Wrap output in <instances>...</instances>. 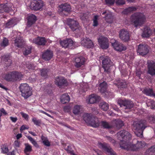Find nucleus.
Masks as SVG:
<instances>
[{
    "instance_id": "nucleus-34",
    "label": "nucleus",
    "mask_w": 155,
    "mask_h": 155,
    "mask_svg": "<svg viewBox=\"0 0 155 155\" xmlns=\"http://www.w3.org/2000/svg\"><path fill=\"white\" fill-rule=\"evenodd\" d=\"M107 88V84L104 81L100 84L98 89L101 92L104 93L106 91Z\"/></svg>"
},
{
    "instance_id": "nucleus-49",
    "label": "nucleus",
    "mask_w": 155,
    "mask_h": 155,
    "mask_svg": "<svg viewBox=\"0 0 155 155\" xmlns=\"http://www.w3.org/2000/svg\"><path fill=\"white\" fill-rule=\"evenodd\" d=\"M2 152L3 153H6L8 152V149L6 146H3L2 147Z\"/></svg>"
},
{
    "instance_id": "nucleus-33",
    "label": "nucleus",
    "mask_w": 155,
    "mask_h": 155,
    "mask_svg": "<svg viewBox=\"0 0 155 155\" xmlns=\"http://www.w3.org/2000/svg\"><path fill=\"white\" fill-rule=\"evenodd\" d=\"M16 24V21L15 19L13 18L9 20L5 24V27L10 28L13 27Z\"/></svg>"
},
{
    "instance_id": "nucleus-64",
    "label": "nucleus",
    "mask_w": 155,
    "mask_h": 155,
    "mask_svg": "<svg viewBox=\"0 0 155 155\" xmlns=\"http://www.w3.org/2000/svg\"><path fill=\"white\" fill-rule=\"evenodd\" d=\"M16 137L17 139H19L22 137V135L21 134H18L17 135Z\"/></svg>"
},
{
    "instance_id": "nucleus-28",
    "label": "nucleus",
    "mask_w": 155,
    "mask_h": 155,
    "mask_svg": "<svg viewBox=\"0 0 155 155\" xmlns=\"http://www.w3.org/2000/svg\"><path fill=\"white\" fill-rule=\"evenodd\" d=\"M59 10L61 12L64 11L68 12L71 9L70 5L67 3L61 4L59 6Z\"/></svg>"
},
{
    "instance_id": "nucleus-48",
    "label": "nucleus",
    "mask_w": 155,
    "mask_h": 155,
    "mask_svg": "<svg viewBox=\"0 0 155 155\" xmlns=\"http://www.w3.org/2000/svg\"><path fill=\"white\" fill-rule=\"evenodd\" d=\"M20 113L22 115V117L26 120L28 121V120L29 116L28 114L22 112H21Z\"/></svg>"
},
{
    "instance_id": "nucleus-24",
    "label": "nucleus",
    "mask_w": 155,
    "mask_h": 155,
    "mask_svg": "<svg viewBox=\"0 0 155 155\" xmlns=\"http://www.w3.org/2000/svg\"><path fill=\"white\" fill-rule=\"evenodd\" d=\"M111 124L114 126L113 128L120 129L124 125L123 122L119 120H114L111 121Z\"/></svg>"
},
{
    "instance_id": "nucleus-12",
    "label": "nucleus",
    "mask_w": 155,
    "mask_h": 155,
    "mask_svg": "<svg viewBox=\"0 0 155 155\" xmlns=\"http://www.w3.org/2000/svg\"><path fill=\"white\" fill-rule=\"evenodd\" d=\"M97 39L102 49H107L108 48V40L107 38L101 36Z\"/></svg>"
},
{
    "instance_id": "nucleus-22",
    "label": "nucleus",
    "mask_w": 155,
    "mask_h": 155,
    "mask_svg": "<svg viewBox=\"0 0 155 155\" xmlns=\"http://www.w3.org/2000/svg\"><path fill=\"white\" fill-rule=\"evenodd\" d=\"M23 74L21 72L17 71L12 72V81L20 80L23 78Z\"/></svg>"
},
{
    "instance_id": "nucleus-29",
    "label": "nucleus",
    "mask_w": 155,
    "mask_h": 155,
    "mask_svg": "<svg viewBox=\"0 0 155 155\" xmlns=\"http://www.w3.org/2000/svg\"><path fill=\"white\" fill-rule=\"evenodd\" d=\"M82 110V107L78 105H74L72 109L73 113L76 115L79 114Z\"/></svg>"
},
{
    "instance_id": "nucleus-36",
    "label": "nucleus",
    "mask_w": 155,
    "mask_h": 155,
    "mask_svg": "<svg viewBox=\"0 0 155 155\" xmlns=\"http://www.w3.org/2000/svg\"><path fill=\"white\" fill-rule=\"evenodd\" d=\"M8 45V41L7 38H4L0 44V51L5 48Z\"/></svg>"
},
{
    "instance_id": "nucleus-46",
    "label": "nucleus",
    "mask_w": 155,
    "mask_h": 155,
    "mask_svg": "<svg viewBox=\"0 0 155 155\" xmlns=\"http://www.w3.org/2000/svg\"><path fill=\"white\" fill-rule=\"evenodd\" d=\"M98 17L97 15H95L94 16V19H93V25L94 27L97 26L98 24V21L97 19Z\"/></svg>"
},
{
    "instance_id": "nucleus-30",
    "label": "nucleus",
    "mask_w": 155,
    "mask_h": 155,
    "mask_svg": "<svg viewBox=\"0 0 155 155\" xmlns=\"http://www.w3.org/2000/svg\"><path fill=\"white\" fill-rule=\"evenodd\" d=\"M97 101V97L94 94L89 96L86 99V101L90 104L95 103Z\"/></svg>"
},
{
    "instance_id": "nucleus-38",
    "label": "nucleus",
    "mask_w": 155,
    "mask_h": 155,
    "mask_svg": "<svg viewBox=\"0 0 155 155\" xmlns=\"http://www.w3.org/2000/svg\"><path fill=\"white\" fill-rule=\"evenodd\" d=\"M99 107L100 108L104 111H107L109 109V105L106 102H101L100 103Z\"/></svg>"
},
{
    "instance_id": "nucleus-20",
    "label": "nucleus",
    "mask_w": 155,
    "mask_h": 155,
    "mask_svg": "<svg viewBox=\"0 0 155 155\" xmlns=\"http://www.w3.org/2000/svg\"><path fill=\"white\" fill-rule=\"evenodd\" d=\"M85 59L82 56L77 57L75 59V66L77 68H79L84 64Z\"/></svg>"
},
{
    "instance_id": "nucleus-6",
    "label": "nucleus",
    "mask_w": 155,
    "mask_h": 155,
    "mask_svg": "<svg viewBox=\"0 0 155 155\" xmlns=\"http://www.w3.org/2000/svg\"><path fill=\"white\" fill-rule=\"evenodd\" d=\"M13 33L16 37L15 40V45L18 48H22L24 45L25 42L22 38L20 36L21 33L16 31H13Z\"/></svg>"
},
{
    "instance_id": "nucleus-3",
    "label": "nucleus",
    "mask_w": 155,
    "mask_h": 155,
    "mask_svg": "<svg viewBox=\"0 0 155 155\" xmlns=\"http://www.w3.org/2000/svg\"><path fill=\"white\" fill-rule=\"evenodd\" d=\"M146 17L144 15L141 13L137 12L133 14L131 17L130 19L135 27L140 26L145 22Z\"/></svg>"
},
{
    "instance_id": "nucleus-57",
    "label": "nucleus",
    "mask_w": 155,
    "mask_h": 155,
    "mask_svg": "<svg viewBox=\"0 0 155 155\" xmlns=\"http://www.w3.org/2000/svg\"><path fill=\"white\" fill-rule=\"evenodd\" d=\"M14 145L15 147H19L20 146V142L18 140H15L14 142Z\"/></svg>"
},
{
    "instance_id": "nucleus-4",
    "label": "nucleus",
    "mask_w": 155,
    "mask_h": 155,
    "mask_svg": "<svg viewBox=\"0 0 155 155\" xmlns=\"http://www.w3.org/2000/svg\"><path fill=\"white\" fill-rule=\"evenodd\" d=\"M83 119L87 124L92 127H96L99 126V124L97 118L91 114L84 113L83 115Z\"/></svg>"
},
{
    "instance_id": "nucleus-10",
    "label": "nucleus",
    "mask_w": 155,
    "mask_h": 155,
    "mask_svg": "<svg viewBox=\"0 0 155 155\" xmlns=\"http://www.w3.org/2000/svg\"><path fill=\"white\" fill-rule=\"evenodd\" d=\"M118 104L123 109H130L133 107V103L126 100H120L118 102Z\"/></svg>"
},
{
    "instance_id": "nucleus-5",
    "label": "nucleus",
    "mask_w": 155,
    "mask_h": 155,
    "mask_svg": "<svg viewBox=\"0 0 155 155\" xmlns=\"http://www.w3.org/2000/svg\"><path fill=\"white\" fill-rule=\"evenodd\" d=\"M19 89L21 93L22 96L25 98H27L32 94L30 87L26 83L21 84Z\"/></svg>"
},
{
    "instance_id": "nucleus-18",
    "label": "nucleus",
    "mask_w": 155,
    "mask_h": 155,
    "mask_svg": "<svg viewBox=\"0 0 155 155\" xmlns=\"http://www.w3.org/2000/svg\"><path fill=\"white\" fill-rule=\"evenodd\" d=\"M81 45L87 48H90L93 47V44L89 38H84L81 40Z\"/></svg>"
},
{
    "instance_id": "nucleus-25",
    "label": "nucleus",
    "mask_w": 155,
    "mask_h": 155,
    "mask_svg": "<svg viewBox=\"0 0 155 155\" xmlns=\"http://www.w3.org/2000/svg\"><path fill=\"white\" fill-rule=\"evenodd\" d=\"M55 84L58 86H61L67 83L66 80L62 77H57L55 81Z\"/></svg>"
},
{
    "instance_id": "nucleus-2",
    "label": "nucleus",
    "mask_w": 155,
    "mask_h": 155,
    "mask_svg": "<svg viewBox=\"0 0 155 155\" xmlns=\"http://www.w3.org/2000/svg\"><path fill=\"white\" fill-rule=\"evenodd\" d=\"M146 121L145 120L135 121L132 125V129L135 134L140 137H143V131L146 127Z\"/></svg>"
},
{
    "instance_id": "nucleus-26",
    "label": "nucleus",
    "mask_w": 155,
    "mask_h": 155,
    "mask_svg": "<svg viewBox=\"0 0 155 155\" xmlns=\"http://www.w3.org/2000/svg\"><path fill=\"white\" fill-rule=\"evenodd\" d=\"M36 20V16L33 14L28 15V18L27 26L29 27L33 25Z\"/></svg>"
},
{
    "instance_id": "nucleus-17",
    "label": "nucleus",
    "mask_w": 155,
    "mask_h": 155,
    "mask_svg": "<svg viewBox=\"0 0 155 155\" xmlns=\"http://www.w3.org/2000/svg\"><path fill=\"white\" fill-rule=\"evenodd\" d=\"M68 24L73 31H75L79 27V23L76 20L69 19L68 20Z\"/></svg>"
},
{
    "instance_id": "nucleus-55",
    "label": "nucleus",
    "mask_w": 155,
    "mask_h": 155,
    "mask_svg": "<svg viewBox=\"0 0 155 155\" xmlns=\"http://www.w3.org/2000/svg\"><path fill=\"white\" fill-rule=\"evenodd\" d=\"M148 151L153 153H155V145L149 149Z\"/></svg>"
},
{
    "instance_id": "nucleus-62",
    "label": "nucleus",
    "mask_w": 155,
    "mask_h": 155,
    "mask_svg": "<svg viewBox=\"0 0 155 155\" xmlns=\"http://www.w3.org/2000/svg\"><path fill=\"white\" fill-rule=\"evenodd\" d=\"M0 111L1 113H3L4 115H5L7 114L6 111L3 108H1L0 110Z\"/></svg>"
},
{
    "instance_id": "nucleus-59",
    "label": "nucleus",
    "mask_w": 155,
    "mask_h": 155,
    "mask_svg": "<svg viewBox=\"0 0 155 155\" xmlns=\"http://www.w3.org/2000/svg\"><path fill=\"white\" fill-rule=\"evenodd\" d=\"M65 150H67L69 153H71V154L73 153L72 151L71 150V147L69 146H67V147L66 148Z\"/></svg>"
},
{
    "instance_id": "nucleus-40",
    "label": "nucleus",
    "mask_w": 155,
    "mask_h": 155,
    "mask_svg": "<svg viewBox=\"0 0 155 155\" xmlns=\"http://www.w3.org/2000/svg\"><path fill=\"white\" fill-rule=\"evenodd\" d=\"M3 77L4 79L7 81H12V72L4 74Z\"/></svg>"
},
{
    "instance_id": "nucleus-63",
    "label": "nucleus",
    "mask_w": 155,
    "mask_h": 155,
    "mask_svg": "<svg viewBox=\"0 0 155 155\" xmlns=\"http://www.w3.org/2000/svg\"><path fill=\"white\" fill-rule=\"evenodd\" d=\"M31 143L36 147L38 148L39 147L37 143V142L35 140L34 141Z\"/></svg>"
},
{
    "instance_id": "nucleus-13",
    "label": "nucleus",
    "mask_w": 155,
    "mask_h": 155,
    "mask_svg": "<svg viewBox=\"0 0 155 155\" xmlns=\"http://www.w3.org/2000/svg\"><path fill=\"white\" fill-rule=\"evenodd\" d=\"M98 146L100 148L106 151L109 155H116L115 153L107 144L99 143H98Z\"/></svg>"
},
{
    "instance_id": "nucleus-60",
    "label": "nucleus",
    "mask_w": 155,
    "mask_h": 155,
    "mask_svg": "<svg viewBox=\"0 0 155 155\" xmlns=\"http://www.w3.org/2000/svg\"><path fill=\"white\" fill-rule=\"evenodd\" d=\"M107 140L110 142H112L113 143H114L115 142V140L113 139L111 137H107Z\"/></svg>"
},
{
    "instance_id": "nucleus-31",
    "label": "nucleus",
    "mask_w": 155,
    "mask_h": 155,
    "mask_svg": "<svg viewBox=\"0 0 155 155\" xmlns=\"http://www.w3.org/2000/svg\"><path fill=\"white\" fill-rule=\"evenodd\" d=\"M152 31L150 28L149 27H146L144 28L142 36L144 38L148 37L150 35Z\"/></svg>"
},
{
    "instance_id": "nucleus-43",
    "label": "nucleus",
    "mask_w": 155,
    "mask_h": 155,
    "mask_svg": "<svg viewBox=\"0 0 155 155\" xmlns=\"http://www.w3.org/2000/svg\"><path fill=\"white\" fill-rule=\"evenodd\" d=\"M136 10V8L134 7H130L128 8L125 9L123 12L124 14H128L129 12H130L133 11H135Z\"/></svg>"
},
{
    "instance_id": "nucleus-56",
    "label": "nucleus",
    "mask_w": 155,
    "mask_h": 155,
    "mask_svg": "<svg viewBox=\"0 0 155 155\" xmlns=\"http://www.w3.org/2000/svg\"><path fill=\"white\" fill-rule=\"evenodd\" d=\"M149 103H150L151 104V108L152 109H155V101H150Z\"/></svg>"
},
{
    "instance_id": "nucleus-32",
    "label": "nucleus",
    "mask_w": 155,
    "mask_h": 155,
    "mask_svg": "<svg viewBox=\"0 0 155 155\" xmlns=\"http://www.w3.org/2000/svg\"><path fill=\"white\" fill-rule=\"evenodd\" d=\"M24 145L25 146L24 153L26 155H29L30 153L32 151V146L27 143H25Z\"/></svg>"
},
{
    "instance_id": "nucleus-51",
    "label": "nucleus",
    "mask_w": 155,
    "mask_h": 155,
    "mask_svg": "<svg viewBox=\"0 0 155 155\" xmlns=\"http://www.w3.org/2000/svg\"><path fill=\"white\" fill-rule=\"evenodd\" d=\"M29 127L28 126L25 125H22L20 128V130L21 132H22L23 130L25 129H28Z\"/></svg>"
},
{
    "instance_id": "nucleus-19",
    "label": "nucleus",
    "mask_w": 155,
    "mask_h": 155,
    "mask_svg": "<svg viewBox=\"0 0 155 155\" xmlns=\"http://www.w3.org/2000/svg\"><path fill=\"white\" fill-rule=\"evenodd\" d=\"M53 53L52 51L47 50L42 54V58L45 61H49L52 57Z\"/></svg>"
},
{
    "instance_id": "nucleus-47",
    "label": "nucleus",
    "mask_w": 155,
    "mask_h": 155,
    "mask_svg": "<svg viewBox=\"0 0 155 155\" xmlns=\"http://www.w3.org/2000/svg\"><path fill=\"white\" fill-rule=\"evenodd\" d=\"M26 66V67L30 70H33L35 69V66L31 64H27Z\"/></svg>"
},
{
    "instance_id": "nucleus-23",
    "label": "nucleus",
    "mask_w": 155,
    "mask_h": 155,
    "mask_svg": "<svg viewBox=\"0 0 155 155\" xmlns=\"http://www.w3.org/2000/svg\"><path fill=\"white\" fill-rule=\"evenodd\" d=\"M148 73L151 75L155 74V62L152 61L149 63Z\"/></svg>"
},
{
    "instance_id": "nucleus-14",
    "label": "nucleus",
    "mask_w": 155,
    "mask_h": 155,
    "mask_svg": "<svg viewBox=\"0 0 155 155\" xmlns=\"http://www.w3.org/2000/svg\"><path fill=\"white\" fill-rule=\"evenodd\" d=\"M119 36L120 38L124 41H127L130 39V34L129 32L125 29L121 30L120 31Z\"/></svg>"
},
{
    "instance_id": "nucleus-37",
    "label": "nucleus",
    "mask_w": 155,
    "mask_h": 155,
    "mask_svg": "<svg viewBox=\"0 0 155 155\" xmlns=\"http://www.w3.org/2000/svg\"><path fill=\"white\" fill-rule=\"evenodd\" d=\"M114 84L118 86L119 88L125 87L127 85V83L124 80H119L117 83L114 82Z\"/></svg>"
},
{
    "instance_id": "nucleus-53",
    "label": "nucleus",
    "mask_w": 155,
    "mask_h": 155,
    "mask_svg": "<svg viewBox=\"0 0 155 155\" xmlns=\"http://www.w3.org/2000/svg\"><path fill=\"white\" fill-rule=\"evenodd\" d=\"M116 3L117 5H120L124 4L125 2L124 0H118L116 1Z\"/></svg>"
},
{
    "instance_id": "nucleus-54",
    "label": "nucleus",
    "mask_w": 155,
    "mask_h": 155,
    "mask_svg": "<svg viewBox=\"0 0 155 155\" xmlns=\"http://www.w3.org/2000/svg\"><path fill=\"white\" fill-rule=\"evenodd\" d=\"M115 0H105L106 4L108 5H112L114 4Z\"/></svg>"
},
{
    "instance_id": "nucleus-61",
    "label": "nucleus",
    "mask_w": 155,
    "mask_h": 155,
    "mask_svg": "<svg viewBox=\"0 0 155 155\" xmlns=\"http://www.w3.org/2000/svg\"><path fill=\"white\" fill-rule=\"evenodd\" d=\"M26 137L28 138V139L29 140V141H30L31 143H32L35 140L34 139H33L30 136H26Z\"/></svg>"
},
{
    "instance_id": "nucleus-41",
    "label": "nucleus",
    "mask_w": 155,
    "mask_h": 155,
    "mask_svg": "<svg viewBox=\"0 0 155 155\" xmlns=\"http://www.w3.org/2000/svg\"><path fill=\"white\" fill-rule=\"evenodd\" d=\"M101 125L103 127L106 128H112L114 126L111 124V123L109 124L106 121L102 122Z\"/></svg>"
},
{
    "instance_id": "nucleus-27",
    "label": "nucleus",
    "mask_w": 155,
    "mask_h": 155,
    "mask_svg": "<svg viewBox=\"0 0 155 155\" xmlns=\"http://www.w3.org/2000/svg\"><path fill=\"white\" fill-rule=\"evenodd\" d=\"M106 14V15L105 17V19L108 23H111L113 21V17L111 12H109L106 11L103 12L102 14L104 15Z\"/></svg>"
},
{
    "instance_id": "nucleus-52",
    "label": "nucleus",
    "mask_w": 155,
    "mask_h": 155,
    "mask_svg": "<svg viewBox=\"0 0 155 155\" xmlns=\"http://www.w3.org/2000/svg\"><path fill=\"white\" fill-rule=\"evenodd\" d=\"M81 18L82 20H84L87 18V15L86 14H82L80 15Z\"/></svg>"
},
{
    "instance_id": "nucleus-8",
    "label": "nucleus",
    "mask_w": 155,
    "mask_h": 155,
    "mask_svg": "<svg viewBox=\"0 0 155 155\" xmlns=\"http://www.w3.org/2000/svg\"><path fill=\"white\" fill-rule=\"evenodd\" d=\"M112 65V62L108 57H106L102 61V67L105 72H108L110 71Z\"/></svg>"
},
{
    "instance_id": "nucleus-21",
    "label": "nucleus",
    "mask_w": 155,
    "mask_h": 155,
    "mask_svg": "<svg viewBox=\"0 0 155 155\" xmlns=\"http://www.w3.org/2000/svg\"><path fill=\"white\" fill-rule=\"evenodd\" d=\"M32 42L39 45H44L46 42L45 38L44 37H38L34 39Z\"/></svg>"
},
{
    "instance_id": "nucleus-15",
    "label": "nucleus",
    "mask_w": 155,
    "mask_h": 155,
    "mask_svg": "<svg viewBox=\"0 0 155 155\" xmlns=\"http://www.w3.org/2000/svg\"><path fill=\"white\" fill-rule=\"evenodd\" d=\"M13 5L11 3H7L5 4H1L0 5V13L4 12H8L13 10L12 7Z\"/></svg>"
},
{
    "instance_id": "nucleus-42",
    "label": "nucleus",
    "mask_w": 155,
    "mask_h": 155,
    "mask_svg": "<svg viewBox=\"0 0 155 155\" xmlns=\"http://www.w3.org/2000/svg\"><path fill=\"white\" fill-rule=\"evenodd\" d=\"M41 139L42 141V143L45 145L47 147H49L50 145V142L48 141L47 137L42 135L41 137Z\"/></svg>"
},
{
    "instance_id": "nucleus-16",
    "label": "nucleus",
    "mask_w": 155,
    "mask_h": 155,
    "mask_svg": "<svg viewBox=\"0 0 155 155\" xmlns=\"http://www.w3.org/2000/svg\"><path fill=\"white\" fill-rule=\"evenodd\" d=\"M113 40L115 41V42L112 43V44L115 50L119 51H121L126 49V47L123 45L114 40Z\"/></svg>"
},
{
    "instance_id": "nucleus-9",
    "label": "nucleus",
    "mask_w": 155,
    "mask_h": 155,
    "mask_svg": "<svg viewBox=\"0 0 155 155\" xmlns=\"http://www.w3.org/2000/svg\"><path fill=\"white\" fill-rule=\"evenodd\" d=\"M44 5V4L41 0H34L31 2L30 8L32 10H38L41 9Z\"/></svg>"
},
{
    "instance_id": "nucleus-35",
    "label": "nucleus",
    "mask_w": 155,
    "mask_h": 155,
    "mask_svg": "<svg viewBox=\"0 0 155 155\" xmlns=\"http://www.w3.org/2000/svg\"><path fill=\"white\" fill-rule=\"evenodd\" d=\"M70 100L69 97L67 94H64L61 96V101L63 104H65L69 102Z\"/></svg>"
},
{
    "instance_id": "nucleus-7",
    "label": "nucleus",
    "mask_w": 155,
    "mask_h": 155,
    "mask_svg": "<svg viewBox=\"0 0 155 155\" xmlns=\"http://www.w3.org/2000/svg\"><path fill=\"white\" fill-rule=\"evenodd\" d=\"M137 50L139 55H144L148 53L149 47L145 43L140 44L138 45Z\"/></svg>"
},
{
    "instance_id": "nucleus-1",
    "label": "nucleus",
    "mask_w": 155,
    "mask_h": 155,
    "mask_svg": "<svg viewBox=\"0 0 155 155\" xmlns=\"http://www.w3.org/2000/svg\"><path fill=\"white\" fill-rule=\"evenodd\" d=\"M117 139L120 141V147L122 149L127 150L133 151L137 150L139 149L144 147L146 143L144 141L137 142L136 145L132 144L129 142L131 139V135L127 131L122 130L117 134Z\"/></svg>"
},
{
    "instance_id": "nucleus-50",
    "label": "nucleus",
    "mask_w": 155,
    "mask_h": 155,
    "mask_svg": "<svg viewBox=\"0 0 155 155\" xmlns=\"http://www.w3.org/2000/svg\"><path fill=\"white\" fill-rule=\"evenodd\" d=\"M41 74L42 76H45L46 75L48 71L46 69H43L40 70Z\"/></svg>"
},
{
    "instance_id": "nucleus-45",
    "label": "nucleus",
    "mask_w": 155,
    "mask_h": 155,
    "mask_svg": "<svg viewBox=\"0 0 155 155\" xmlns=\"http://www.w3.org/2000/svg\"><path fill=\"white\" fill-rule=\"evenodd\" d=\"M31 46H29L27 47L25 50L23 52V54L25 55H27L30 54L31 52Z\"/></svg>"
},
{
    "instance_id": "nucleus-58",
    "label": "nucleus",
    "mask_w": 155,
    "mask_h": 155,
    "mask_svg": "<svg viewBox=\"0 0 155 155\" xmlns=\"http://www.w3.org/2000/svg\"><path fill=\"white\" fill-rule=\"evenodd\" d=\"M10 119L14 123H15L17 121L18 119L16 117H10Z\"/></svg>"
},
{
    "instance_id": "nucleus-11",
    "label": "nucleus",
    "mask_w": 155,
    "mask_h": 155,
    "mask_svg": "<svg viewBox=\"0 0 155 155\" xmlns=\"http://www.w3.org/2000/svg\"><path fill=\"white\" fill-rule=\"evenodd\" d=\"M60 44L62 47L64 48H74V43L72 39L70 38L61 41Z\"/></svg>"
},
{
    "instance_id": "nucleus-39",
    "label": "nucleus",
    "mask_w": 155,
    "mask_h": 155,
    "mask_svg": "<svg viewBox=\"0 0 155 155\" xmlns=\"http://www.w3.org/2000/svg\"><path fill=\"white\" fill-rule=\"evenodd\" d=\"M144 93L147 95L155 96V93L154 94L152 89L150 88H145L143 90Z\"/></svg>"
},
{
    "instance_id": "nucleus-44",
    "label": "nucleus",
    "mask_w": 155,
    "mask_h": 155,
    "mask_svg": "<svg viewBox=\"0 0 155 155\" xmlns=\"http://www.w3.org/2000/svg\"><path fill=\"white\" fill-rule=\"evenodd\" d=\"M32 120L34 124L36 126H40L41 123V120H37L35 117H33L32 118Z\"/></svg>"
}]
</instances>
